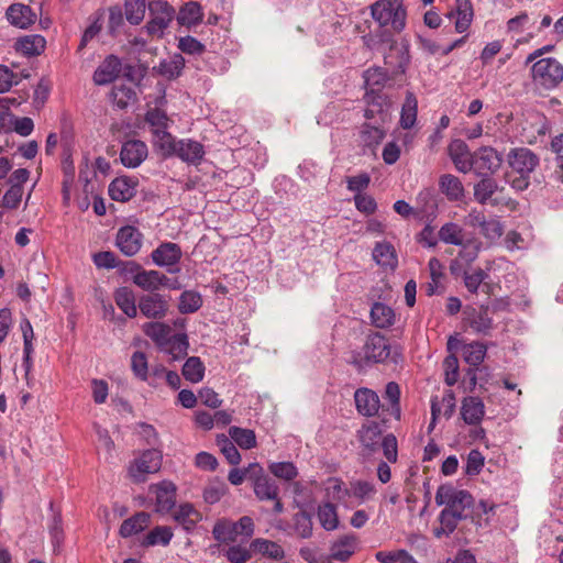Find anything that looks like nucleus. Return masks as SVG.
Instances as JSON below:
<instances>
[{"mask_svg": "<svg viewBox=\"0 0 563 563\" xmlns=\"http://www.w3.org/2000/svg\"><path fill=\"white\" fill-rule=\"evenodd\" d=\"M114 301L129 318L136 317L139 307L135 303V295L131 288L119 287L114 292Z\"/></svg>", "mask_w": 563, "mask_h": 563, "instance_id": "obj_36", "label": "nucleus"}, {"mask_svg": "<svg viewBox=\"0 0 563 563\" xmlns=\"http://www.w3.org/2000/svg\"><path fill=\"white\" fill-rule=\"evenodd\" d=\"M435 504L444 506V509L466 518V510L473 505L472 495L464 489H459L450 484L440 485L435 493Z\"/></svg>", "mask_w": 563, "mask_h": 563, "instance_id": "obj_4", "label": "nucleus"}, {"mask_svg": "<svg viewBox=\"0 0 563 563\" xmlns=\"http://www.w3.org/2000/svg\"><path fill=\"white\" fill-rule=\"evenodd\" d=\"M145 9V0H124L125 18L132 25H137L143 21Z\"/></svg>", "mask_w": 563, "mask_h": 563, "instance_id": "obj_51", "label": "nucleus"}, {"mask_svg": "<svg viewBox=\"0 0 563 563\" xmlns=\"http://www.w3.org/2000/svg\"><path fill=\"white\" fill-rule=\"evenodd\" d=\"M268 470L275 477L284 481H291L298 475V470L291 462H272Z\"/></svg>", "mask_w": 563, "mask_h": 563, "instance_id": "obj_55", "label": "nucleus"}, {"mask_svg": "<svg viewBox=\"0 0 563 563\" xmlns=\"http://www.w3.org/2000/svg\"><path fill=\"white\" fill-rule=\"evenodd\" d=\"M202 9L198 2H188L179 10L177 21L181 25L192 26L197 25L202 20Z\"/></svg>", "mask_w": 563, "mask_h": 563, "instance_id": "obj_43", "label": "nucleus"}, {"mask_svg": "<svg viewBox=\"0 0 563 563\" xmlns=\"http://www.w3.org/2000/svg\"><path fill=\"white\" fill-rule=\"evenodd\" d=\"M162 460L161 451L155 449L146 450L131 463L129 474L135 482H144L148 474L159 471Z\"/></svg>", "mask_w": 563, "mask_h": 563, "instance_id": "obj_8", "label": "nucleus"}, {"mask_svg": "<svg viewBox=\"0 0 563 563\" xmlns=\"http://www.w3.org/2000/svg\"><path fill=\"white\" fill-rule=\"evenodd\" d=\"M448 152L459 172L466 174L472 170L473 153L463 140L451 141Z\"/></svg>", "mask_w": 563, "mask_h": 563, "instance_id": "obj_17", "label": "nucleus"}, {"mask_svg": "<svg viewBox=\"0 0 563 563\" xmlns=\"http://www.w3.org/2000/svg\"><path fill=\"white\" fill-rule=\"evenodd\" d=\"M473 15V5L470 0H455V9L448 14L449 18H456L455 30L459 33L470 27Z\"/></svg>", "mask_w": 563, "mask_h": 563, "instance_id": "obj_28", "label": "nucleus"}, {"mask_svg": "<svg viewBox=\"0 0 563 563\" xmlns=\"http://www.w3.org/2000/svg\"><path fill=\"white\" fill-rule=\"evenodd\" d=\"M143 234L132 225H125L119 229L115 244L125 256H133L142 247Z\"/></svg>", "mask_w": 563, "mask_h": 563, "instance_id": "obj_13", "label": "nucleus"}, {"mask_svg": "<svg viewBox=\"0 0 563 563\" xmlns=\"http://www.w3.org/2000/svg\"><path fill=\"white\" fill-rule=\"evenodd\" d=\"M364 100L367 104L364 117L367 120H373L375 123L384 124L390 118L389 108L390 99L384 93H374L366 91Z\"/></svg>", "mask_w": 563, "mask_h": 563, "instance_id": "obj_10", "label": "nucleus"}, {"mask_svg": "<svg viewBox=\"0 0 563 563\" xmlns=\"http://www.w3.org/2000/svg\"><path fill=\"white\" fill-rule=\"evenodd\" d=\"M376 494V487L367 481H354L350 484V496H354L363 504L373 498Z\"/></svg>", "mask_w": 563, "mask_h": 563, "instance_id": "obj_53", "label": "nucleus"}, {"mask_svg": "<svg viewBox=\"0 0 563 563\" xmlns=\"http://www.w3.org/2000/svg\"><path fill=\"white\" fill-rule=\"evenodd\" d=\"M531 73L533 81L544 89H553L563 80V65L552 57L537 60Z\"/></svg>", "mask_w": 563, "mask_h": 563, "instance_id": "obj_5", "label": "nucleus"}, {"mask_svg": "<svg viewBox=\"0 0 563 563\" xmlns=\"http://www.w3.org/2000/svg\"><path fill=\"white\" fill-rule=\"evenodd\" d=\"M136 186L137 180L132 177H118L113 179L109 185V196L115 201H129L135 196Z\"/></svg>", "mask_w": 563, "mask_h": 563, "instance_id": "obj_19", "label": "nucleus"}, {"mask_svg": "<svg viewBox=\"0 0 563 563\" xmlns=\"http://www.w3.org/2000/svg\"><path fill=\"white\" fill-rule=\"evenodd\" d=\"M481 180L474 185V198L485 205L498 190V184L492 176H479Z\"/></svg>", "mask_w": 563, "mask_h": 563, "instance_id": "obj_42", "label": "nucleus"}, {"mask_svg": "<svg viewBox=\"0 0 563 563\" xmlns=\"http://www.w3.org/2000/svg\"><path fill=\"white\" fill-rule=\"evenodd\" d=\"M146 144L140 140H129L123 143L120 159L125 167L135 168L147 157Z\"/></svg>", "mask_w": 563, "mask_h": 563, "instance_id": "obj_15", "label": "nucleus"}, {"mask_svg": "<svg viewBox=\"0 0 563 563\" xmlns=\"http://www.w3.org/2000/svg\"><path fill=\"white\" fill-rule=\"evenodd\" d=\"M360 548L358 537L345 533L338 537L330 544V558L339 562H346Z\"/></svg>", "mask_w": 563, "mask_h": 563, "instance_id": "obj_12", "label": "nucleus"}, {"mask_svg": "<svg viewBox=\"0 0 563 563\" xmlns=\"http://www.w3.org/2000/svg\"><path fill=\"white\" fill-rule=\"evenodd\" d=\"M122 70L121 59L115 55H109L93 73V81L98 86H104L114 81Z\"/></svg>", "mask_w": 563, "mask_h": 563, "instance_id": "obj_18", "label": "nucleus"}, {"mask_svg": "<svg viewBox=\"0 0 563 563\" xmlns=\"http://www.w3.org/2000/svg\"><path fill=\"white\" fill-rule=\"evenodd\" d=\"M185 68V58L181 54H174L169 59H162L153 70L167 80L178 78Z\"/></svg>", "mask_w": 563, "mask_h": 563, "instance_id": "obj_27", "label": "nucleus"}, {"mask_svg": "<svg viewBox=\"0 0 563 563\" xmlns=\"http://www.w3.org/2000/svg\"><path fill=\"white\" fill-rule=\"evenodd\" d=\"M109 20H108V33L112 37L118 36L122 26L124 25L123 12L120 5H112L108 9Z\"/></svg>", "mask_w": 563, "mask_h": 563, "instance_id": "obj_60", "label": "nucleus"}, {"mask_svg": "<svg viewBox=\"0 0 563 563\" xmlns=\"http://www.w3.org/2000/svg\"><path fill=\"white\" fill-rule=\"evenodd\" d=\"M162 280H164L163 273L154 269L145 271L142 268L141 273L134 276V284L150 294H157Z\"/></svg>", "mask_w": 563, "mask_h": 563, "instance_id": "obj_38", "label": "nucleus"}, {"mask_svg": "<svg viewBox=\"0 0 563 563\" xmlns=\"http://www.w3.org/2000/svg\"><path fill=\"white\" fill-rule=\"evenodd\" d=\"M183 375L190 383H199L205 376V365L198 356L189 357L183 366Z\"/></svg>", "mask_w": 563, "mask_h": 563, "instance_id": "obj_49", "label": "nucleus"}, {"mask_svg": "<svg viewBox=\"0 0 563 563\" xmlns=\"http://www.w3.org/2000/svg\"><path fill=\"white\" fill-rule=\"evenodd\" d=\"M439 189L451 202L462 201L465 189L459 177L452 174H443L439 178Z\"/></svg>", "mask_w": 563, "mask_h": 563, "instance_id": "obj_24", "label": "nucleus"}, {"mask_svg": "<svg viewBox=\"0 0 563 563\" xmlns=\"http://www.w3.org/2000/svg\"><path fill=\"white\" fill-rule=\"evenodd\" d=\"M212 536L221 543L234 542L238 538L233 521L227 519H221L214 523Z\"/></svg>", "mask_w": 563, "mask_h": 563, "instance_id": "obj_48", "label": "nucleus"}, {"mask_svg": "<svg viewBox=\"0 0 563 563\" xmlns=\"http://www.w3.org/2000/svg\"><path fill=\"white\" fill-rule=\"evenodd\" d=\"M202 306V297L198 291L185 290L178 302V310L180 313H194Z\"/></svg>", "mask_w": 563, "mask_h": 563, "instance_id": "obj_50", "label": "nucleus"}, {"mask_svg": "<svg viewBox=\"0 0 563 563\" xmlns=\"http://www.w3.org/2000/svg\"><path fill=\"white\" fill-rule=\"evenodd\" d=\"M148 11L152 18L145 25L146 32L148 35L162 36L174 18V8L167 1L154 0L148 3Z\"/></svg>", "mask_w": 563, "mask_h": 563, "instance_id": "obj_7", "label": "nucleus"}, {"mask_svg": "<svg viewBox=\"0 0 563 563\" xmlns=\"http://www.w3.org/2000/svg\"><path fill=\"white\" fill-rule=\"evenodd\" d=\"M174 519L185 530L190 531L202 519V516L191 504H181L175 511Z\"/></svg>", "mask_w": 563, "mask_h": 563, "instance_id": "obj_37", "label": "nucleus"}, {"mask_svg": "<svg viewBox=\"0 0 563 563\" xmlns=\"http://www.w3.org/2000/svg\"><path fill=\"white\" fill-rule=\"evenodd\" d=\"M394 78L387 68L372 67L364 71V82L366 91L374 93H383L382 88L385 84Z\"/></svg>", "mask_w": 563, "mask_h": 563, "instance_id": "obj_30", "label": "nucleus"}, {"mask_svg": "<svg viewBox=\"0 0 563 563\" xmlns=\"http://www.w3.org/2000/svg\"><path fill=\"white\" fill-rule=\"evenodd\" d=\"M504 162L503 155L492 146H482L473 152L472 170L477 176H493Z\"/></svg>", "mask_w": 563, "mask_h": 563, "instance_id": "obj_6", "label": "nucleus"}, {"mask_svg": "<svg viewBox=\"0 0 563 563\" xmlns=\"http://www.w3.org/2000/svg\"><path fill=\"white\" fill-rule=\"evenodd\" d=\"M154 144L164 157H169L176 154L178 141H176L167 130L161 129L159 132L154 134Z\"/></svg>", "mask_w": 563, "mask_h": 563, "instance_id": "obj_47", "label": "nucleus"}, {"mask_svg": "<svg viewBox=\"0 0 563 563\" xmlns=\"http://www.w3.org/2000/svg\"><path fill=\"white\" fill-rule=\"evenodd\" d=\"M507 163L514 174L531 175L540 163L539 156L527 147L511 148L507 155Z\"/></svg>", "mask_w": 563, "mask_h": 563, "instance_id": "obj_9", "label": "nucleus"}, {"mask_svg": "<svg viewBox=\"0 0 563 563\" xmlns=\"http://www.w3.org/2000/svg\"><path fill=\"white\" fill-rule=\"evenodd\" d=\"M357 411L365 417H374L379 410L378 395L368 388H358L354 394Z\"/></svg>", "mask_w": 563, "mask_h": 563, "instance_id": "obj_20", "label": "nucleus"}, {"mask_svg": "<svg viewBox=\"0 0 563 563\" xmlns=\"http://www.w3.org/2000/svg\"><path fill=\"white\" fill-rule=\"evenodd\" d=\"M295 532L302 539H308L312 536V520L306 511H299L294 516Z\"/></svg>", "mask_w": 563, "mask_h": 563, "instance_id": "obj_57", "label": "nucleus"}, {"mask_svg": "<svg viewBox=\"0 0 563 563\" xmlns=\"http://www.w3.org/2000/svg\"><path fill=\"white\" fill-rule=\"evenodd\" d=\"M251 550L273 560H282L285 556L283 548L274 541L257 538L251 542Z\"/></svg>", "mask_w": 563, "mask_h": 563, "instance_id": "obj_40", "label": "nucleus"}, {"mask_svg": "<svg viewBox=\"0 0 563 563\" xmlns=\"http://www.w3.org/2000/svg\"><path fill=\"white\" fill-rule=\"evenodd\" d=\"M255 472H262V466L258 463H251L247 467L241 468H232L229 472L228 479L234 485H241L246 477L253 479Z\"/></svg>", "mask_w": 563, "mask_h": 563, "instance_id": "obj_56", "label": "nucleus"}, {"mask_svg": "<svg viewBox=\"0 0 563 563\" xmlns=\"http://www.w3.org/2000/svg\"><path fill=\"white\" fill-rule=\"evenodd\" d=\"M143 332L151 338L158 346L169 345L172 350L186 352L189 347L188 336L185 332L175 333L173 327L158 321L144 323Z\"/></svg>", "mask_w": 563, "mask_h": 563, "instance_id": "obj_3", "label": "nucleus"}, {"mask_svg": "<svg viewBox=\"0 0 563 563\" xmlns=\"http://www.w3.org/2000/svg\"><path fill=\"white\" fill-rule=\"evenodd\" d=\"M325 490L327 495L336 501H343L345 497L350 496V488H346L344 483L338 478H330Z\"/></svg>", "mask_w": 563, "mask_h": 563, "instance_id": "obj_63", "label": "nucleus"}, {"mask_svg": "<svg viewBox=\"0 0 563 563\" xmlns=\"http://www.w3.org/2000/svg\"><path fill=\"white\" fill-rule=\"evenodd\" d=\"M401 354H355L353 360L350 361L357 367L360 372L365 371L366 367L376 363H385L387 361L397 365L400 362Z\"/></svg>", "mask_w": 563, "mask_h": 563, "instance_id": "obj_35", "label": "nucleus"}, {"mask_svg": "<svg viewBox=\"0 0 563 563\" xmlns=\"http://www.w3.org/2000/svg\"><path fill=\"white\" fill-rule=\"evenodd\" d=\"M5 16L10 24L19 29H27L36 21V14L31 7L22 3L11 4L5 12Z\"/></svg>", "mask_w": 563, "mask_h": 563, "instance_id": "obj_21", "label": "nucleus"}, {"mask_svg": "<svg viewBox=\"0 0 563 563\" xmlns=\"http://www.w3.org/2000/svg\"><path fill=\"white\" fill-rule=\"evenodd\" d=\"M418 100L413 92L407 91L406 99L401 108L400 125L402 129H411L417 120Z\"/></svg>", "mask_w": 563, "mask_h": 563, "instance_id": "obj_41", "label": "nucleus"}, {"mask_svg": "<svg viewBox=\"0 0 563 563\" xmlns=\"http://www.w3.org/2000/svg\"><path fill=\"white\" fill-rule=\"evenodd\" d=\"M489 277L488 273L483 268H476L472 273H465L463 280L466 289L471 294H477L481 285Z\"/></svg>", "mask_w": 563, "mask_h": 563, "instance_id": "obj_59", "label": "nucleus"}, {"mask_svg": "<svg viewBox=\"0 0 563 563\" xmlns=\"http://www.w3.org/2000/svg\"><path fill=\"white\" fill-rule=\"evenodd\" d=\"M137 307L147 319H163L168 311V298L162 294H146L139 298Z\"/></svg>", "mask_w": 563, "mask_h": 563, "instance_id": "obj_11", "label": "nucleus"}, {"mask_svg": "<svg viewBox=\"0 0 563 563\" xmlns=\"http://www.w3.org/2000/svg\"><path fill=\"white\" fill-rule=\"evenodd\" d=\"M181 256L180 246L173 242H163L151 253L153 263L159 267L175 266L180 262Z\"/></svg>", "mask_w": 563, "mask_h": 563, "instance_id": "obj_16", "label": "nucleus"}, {"mask_svg": "<svg viewBox=\"0 0 563 563\" xmlns=\"http://www.w3.org/2000/svg\"><path fill=\"white\" fill-rule=\"evenodd\" d=\"M357 438L365 450L375 451L383 439L380 424L375 421L364 423L357 431Z\"/></svg>", "mask_w": 563, "mask_h": 563, "instance_id": "obj_25", "label": "nucleus"}, {"mask_svg": "<svg viewBox=\"0 0 563 563\" xmlns=\"http://www.w3.org/2000/svg\"><path fill=\"white\" fill-rule=\"evenodd\" d=\"M45 46V38L38 34L25 35L19 38L14 45L16 52L25 56H38L44 52Z\"/></svg>", "mask_w": 563, "mask_h": 563, "instance_id": "obj_31", "label": "nucleus"}, {"mask_svg": "<svg viewBox=\"0 0 563 563\" xmlns=\"http://www.w3.org/2000/svg\"><path fill=\"white\" fill-rule=\"evenodd\" d=\"M178 48L183 53L189 55H201L206 51L205 45L196 37L190 35L183 36L179 38Z\"/></svg>", "mask_w": 563, "mask_h": 563, "instance_id": "obj_64", "label": "nucleus"}, {"mask_svg": "<svg viewBox=\"0 0 563 563\" xmlns=\"http://www.w3.org/2000/svg\"><path fill=\"white\" fill-rule=\"evenodd\" d=\"M373 258L380 266L395 268L397 266V256L395 247L389 242H378L373 250Z\"/></svg>", "mask_w": 563, "mask_h": 563, "instance_id": "obj_39", "label": "nucleus"}, {"mask_svg": "<svg viewBox=\"0 0 563 563\" xmlns=\"http://www.w3.org/2000/svg\"><path fill=\"white\" fill-rule=\"evenodd\" d=\"M380 123H364L361 131V140L365 146L374 147L385 137V131Z\"/></svg>", "mask_w": 563, "mask_h": 563, "instance_id": "obj_46", "label": "nucleus"}, {"mask_svg": "<svg viewBox=\"0 0 563 563\" xmlns=\"http://www.w3.org/2000/svg\"><path fill=\"white\" fill-rule=\"evenodd\" d=\"M174 533L169 527L166 526H157L152 529L143 539V547H155L163 545L166 547L169 544Z\"/></svg>", "mask_w": 563, "mask_h": 563, "instance_id": "obj_44", "label": "nucleus"}, {"mask_svg": "<svg viewBox=\"0 0 563 563\" xmlns=\"http://www.w3.org/2000/svg\"><path fill=\"white\" fill-rule=\"evenodd\" d=\"M254 494L260 500L276 499L279 488L276 482L262 472H255L253 477Z\"/></svg>", "mask_w": 563, "mask_h": 563, "instance_id": "obj_22", "label": "nucleus"}, {"mask_svg": "<svg viewBox=\"0 0 563 563\" xmlns=\"http://www.w3.org/2000/svg\"><path fill=\"white\" fill-rule=\"evenodd\" d=\"M371 14L378 23L377 29L390 26L395 33H400L406 26L404 0H377L371 5Z\"/></svg>", "mask_w": 563, "mask_h": 563, "instance_id": "obj_2", "label": "nucleus"}, {"mask_svg": "<svg viewBox=\"0 0 563 563\" xmlns=\"http://www.w3.org/2000/svg\"><path fill=\"white\" fill-rule=\"evenodd\" d=\"M151 492L155 495V510L166 514L172 510L176 504V485L170 481H163L151 486Z\"/></svg>", "mask_w": 563, "mask_h": 563, "instance_id": "obj_14", "label": "nucleus"}, {"mask_svg": "<svg viewBox=\"0 0 563 563\" xmlns=\"http://www.w3.org/2000/svg\"><path fill=\"white\" fill-rule=\"evenodd\" d=\"M466 243L467 245H460L462 250L457 257L470 265L477 258L482 243L475 238H467Z\"/></svg>", "mask_w": 563, "mask_h": 563, "instance_id": "obj_62", "label": "nucleus"}, {"mask_svg": "<svg viewBox=\"0 0 563 563\" xmlns=\"http://www.w3.org/2000/svg\"><path fill=\"white\" fill-rule=\"evenodd\" d=\"M365 349L367 351L372 350L373 352H390V350H398V346H394L390 344L389 340L379 332H374L367 336Z\"/></svg>", "mask_w": 563, "mask_h": 563, "instance_id": "obj_58", "label": "nucleus"}, {"mask_svg": "<svg viewBox=\"0 0 563 563\" xmlns=\"http://www.w3.org/2000/svg\"><path fill=\"white\" fill-rule=\"evenodd\" d=\"M462 519H464V517H461L457 514L455 515L449 511V509H443L439 516L440 527L435 529V536L439 538L443 534H451Z\"/></svg>", "mask_w": 563, "mask_h": 563, "instance_id": "obj_52", "label": "nucleus"}, {"mask_svg": "<svg viewBox=\"0 0 563 563\" xmlns=\"http://www.w3.org/2000/svg\"><path fill=\"white\" fill-rule=\"evenodd\" d=\"M485 415V405L479 397H465L461 406V416L467 424H479Z\"/></svg>", "mask_w": 563, "mask_h": 563, "instance_id": "obj_23", "label": "nucleus"}, {"mask_svg": "<svg viewBox=\"0 0 563 563\" xmlns=\"http://www.w3.org/2000/svg\"><path fill=\"white\" fill-rule=\"evenodd\" d=\"M229 435L236 445L244 450L253 449L257 444L255 432L251 429L233 426L229 429Z\"/></svg>", "mask_w": 563, "mask_h": 563, "instance_id": "obj_45", "label": "nucleus"}, {"mask_svg": "<svg viewBox=\"0 0 563 563\" xmlns=\"http://www.w3.org/2000/svg\"><path fill=\"white\" fill-rule=\"evenodd\" d=\"M371 320L376 328H389L396 321V313L391 307L383 302H374L371 308Z\"/></svg>", "mask_w": 563, "mask_h": 563, "instance_id": "obj_32", "label": "nucleus"}, {"mask_svg": "<svg viewBox=\"0 0 563 563\" xmlns=\"http://www.w3.org/2000/svg\"><path fill=\"white\" fill-rule=\"evenodd\" d=\"M145 121L153 128V134L161 129L167 130L168 117L158 108L150 109L145 114Z\"/></svg>", "mask_w": 563, "mask_h": 563, "instance_id": "obj_61", "label": "nucleus"}, {"mask_svg": "<svg viewBox=\"0 0 563 563\" xmlns=\"http://www.w3.org/2000/svg\"><path fill=\"white\" fill-rule=\"evenodd\" d=\"M362 38L368 49L383 54L385 66L393 77L405 74L410 63L407 41L398 43L389 29H377Z\"/></svg>", "mask_w": 563, "mask_h": 563, "instance_id": "obj_1", "label": "nucleus"}, {"mask_svg": "<svg viewBox=\"0 0 563 563\" xmlns=\"http://www.w3.org/2000/svg\"><path fill=\"white\" fill-rule=\"evenodd\" d=\"M150 521L151 516L147 512H137L122 522L119 531L120 536L122 538H130L137 534L148 527Z\"/></svg>", "mask_w": 563, "mask_h": 563, "instance_id": "obj_34", "label": "nucleus"}, {"mask_svg": "<svg viewBox=\"0 0 563 563\" xmlns=\"http://www.w3.org/2000/svg\"><path fill=\"white\" fill-rule=\"evenodd\" d=\"M317 518L325 531H334L340 528L338 507L331 501H322L318 505Z\"/></svg>", "mask_w": 563, "mask_h": 563, "instance_id": "obj_29", "label": "nucleus"}, {"mask_svg": "<svg viewBox=\"0 0 563 563\" xmlns=\"http://www.w3.org/2000/svg\"><path fill=\"white\" fill-rule=\"evenodd\" d=\"M113 102L120 109H125L131 102L136 101V92L133 88L121 85L111 90Z\"/></svg>", "mask_w": 563, "mask_h": 563, "instance_id": "obj_54", "label": "nucleus"}, {"mask_svg": "<svg viewBox=\"0 0 563 563\" xmlns=\"http://www.w3.org/2000/svg\"><path fill=\"white\" fill-rule=\"evenodd\" d=\"M176 156L189 164H199L203 158L205 148L200 142L194 140H180L176 151Z\"/></svg>", "mask_w": 563, "mask_h": 563, "instance_id": "obj_26", "label": "nucleus"}, {"mask_svg": "<svg viewBox=\"0 0 563 563\" xmlns=\"http://www.w3.org/2000/svg\"><path fill=\"white\" fill-rule=\"evenodd\" d=\"M439 240L450 245H467L464 229L455 222L444 223L439 232Z\"/></svg>", "mask_w": 563, "mask_h": 563, "instance_id": "obj_33", "label": "nucleus"}]
</instances>
